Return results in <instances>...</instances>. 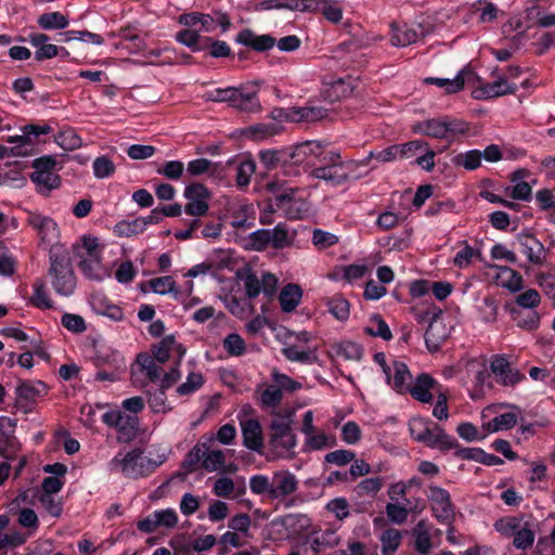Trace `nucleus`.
I'll return each instance as SVG.
<instances>
[{
	"mask_svg": "<svg viewBox=\"0 0 555 555\" xmlns=\"http://www.w3.org/2000/svg\"><path fill=\"white\" fill-rule=\"evenodd\" d=\"M223 348L232 357H240L246 350L244 339L236 333L229 334L223 339Z\"/></svg>",
	"mask_w": 555,
	"mask_h": 555,
	"instance_id": "54",
	"label": "nucleus"
},
{
	"mask_svg": "<svg viewBox=\"0 0 555 555\" xmlns=\"http://www.w3.org/2000/svg\"><path fill=\"white\" fill-rule=\"evenodd\" d=\"M20 450V442L12 431L0 428V455L7 460L13 459Z\"/></svg>",
	"mask_w": 555,
	"mask_h": 555,
	"instance_id": "35",
	"label": "nucleus"
},
{
	"mask_svg": "<svg viewBox=\"0 0 555 555\" xmlns=\"http://www.w3.org/2000/svg\"><path fill=\"white\" fill-rule=\"evenodd\" d=\"M449 330L443 322L436 315L429 323L425 332L426 347L430 352H436L440 349L442 343L448 338Z\"/></svg>",
	"mask_w": 555,
	"mask_h": 555,
	"instance_id": "17",
	"label": "nucleus"
},
{
	"mask_svg": "<svg viewBox=\"0 0 555 555\" xmlns=\"http://www.w3.org/2000/svg\"><path fill=\"white\" fill-rule=\"evenodd\" d=\"M294 413L293 410H284L273 414L268 434L270 460L294 456V449L297 443L296 436L292 430Z\"/></svg>",
	"mask_w": 555,
	"mask_h": 555,
	"instance_id": "1",
	"label": "nucleus"
},
{
	"mask_svg": "<svg viewBox=\"0 0 555 555\" xmlns=\"http://www.w3.org/2000/svg\"><path fill=\"white\" fill-rule=\"evenodd\" d=\"M50 274L53 276V287L64 296L70 295L75 288L76 280L72 267L65 257L50 255Z\"/></svg>",
	"mask_w": 555,
	"mask_h": 555,
	"instance_id": "5",
	"label": "nucleus"
},
{
	"mask_svg": "<svg viewBox=\"0 0 555 555\" xmlns=\"http://www.w3.org/2000/svg\"><path fill=\"white\" fill-rule=\"evenodd\" d=\"M48 392V388L44 383L22 380L16 387L18 403L25 404L34 403L38 398L44 397Z\"/></svg>",
	"mask_w": 555,
	"mask_h": 555,
	"instance_id": "20",
	"label": "nucleus"
},
{
	"mask_svg": "<svg viewBox=\"0 0 555 555\" xmlns=\"http://www.w3.org/2000/svg\"><path fill=\"white\" fill-rule=\"evenodd\" d=\"M238 88L235 87H228V88H218L212 91H208L205 93L204 98L207 101L211 102H227L230 104V106L233 105L235 102V96L237 93Z\"/></svg>",
	"mask_w": 555,
	"mask_h": 555,
	"instance_id": "45",
	"label": "nucleus"
},
{
	"mask_svg": "<svg viewBox=\"0 0 555 555\" xmlns=\"http://www.w3.org/2000/svg\"><path fill=\"white\" fill-rule=\"evenodd\" d=\"M203 375L197 372H191L186 377V382L178 386L177 392L180 396H188L194 392L195 390L199 389L203 386Z\"/></svg>",
	"mask_w": 555,
	"mask_h": 555,
	"instance_id": "55",
	"label": "nucleus"
},
{
	"mask_svg": "<svg viewBox=\"0 0 555 555\" xmlns=\"http://www.w3.org/2000/svg\"><path fill=\"white\" fill-rule=\"evenodd\" d=\"M459 447L457 441L449 436L440 426L434 427V438L429 448H437L441 451H449Z\"/></svg>",
	"mask_w": 555,
	"mask_h": 555,
	"instance_id": "39",
	"label": "nucleus"
},
{
	"mask_svg": "<svg viewBox=\"0 0 555 555\" xmlns=\"http://www.w3.org/2000/svg\"><path fill=\"white\" fill-rule=\"evenodd\" d=\"M152 358L155 359L159 364L166 363L171 352L177 353V364H181L182 358L186 352V349L179 343L176 341L173 335L165 336L158 344L152 346Z\"/></svg>",
	"mask_w": 555,
	"mask_h": 555,
	"instance_id": "10",
	"label": "nucleus"
},
{
	"mask_svg": "<svg viewBox=\"0 0 555 555\" xmlns=\"http://www.w3.org/2000/svg\"><path fill=\"white\" fill-rule=\"evenodd\" d=\"M119 37L122 40L119 46L131 53H138L145 49V41L143 38L129 28L120 29Z\"/></svg>",
	"mask_w": 555,
	"mask_h": 555,
	"instance_id": "36",
	"label": "nucleus"
},
{
	"mask_svg": "<svg viewBox=\"0 0 555 555\" xmlns=\"http://www.w3.org/2000/svg\"><path fill=\"white\" fill-rule=\"evenodd\" d=\"M328 111L321 106L292 107L291 121L317 122L325 119Z\"/></svg>",
	"mask_w": 555,
	"mask_h": 555,
	"instance_id": "23",
	"label": "nucleus"
},
{
	"mask_svg": "<svg viewBox=\"0 0 555 555\" xmlns=\"http://www.w3.org/2000/svg\"><path fill=\"white\" fill-rule=\"evenodd\" d=\"M490 367L492 373L500 376V382L504 386H514L524 378V375L520 374L518 370L514 369L502 354L493 357Z\"/></svg>",
	"mask_w": 555,
	"mask_h": 555,
	"instance_id": "13",
	"label": "nucleus"
},
{
	"mask_svg": "<svg viewBox=\"0 0 555 555\" xmlns=\"http://www.w3.org/2000/svg\"><path fill=\"white\" fill-rule=\"evenodd\" d=\"M326 153L324 146L319 141H305L289 150L291 164L299 165L305 163L314 166L315 162H321Z\"/></svg>",
	"mask_w": 555,
	"mask_h": 555,
	"instance_id": "8",
	"label": "nucleus"
},
{
	"mask_svg": "<svg viewBox=\"0 0 555 555\" xmlns=\"http://www.w3.org/2000/svg\"><path fill=\"white\" fill-rule=\"evenodd\" d=\"M500 272L502 276L506 278L502 282L503 286L511 292H519L524 287L522 276L516 270L508 267H500Z\"/></svg>",
	"mask_w": 555,
	"mask_h": 555,
	"instance_id": "52",
	"label": "nucleus"
},
{
	"mask_svg": "<svg viewBox=\"0 0 555 555\" xmlns=\"http://www.w3.org/2000/svg\"><path fill=\"white\" fill-rule=\"evenodd\" d=\"M391 33L390 42L395 47H406L418 39L414 29L399 27L396 24L391 25Z\"/></svg>",
	"mask_w": 555,
	"mask_h": 555,
	"instance_id": "34",
	"label": "nucleus"
},
{
	"mask_svg": "<svg viewBox=\"0 0 555 555\" xmlns=\"http://www.w3.org/2000/svg\"><path fill=\"white\" fill-rule=\"evenodd\" d=\"M518 242L524 248L528 260L533 264H543L546 259V251L543 244L533 235L522 233L518 235Z\"/></svg>",
	"mask_w": 555,
	"mask_h": 555,
	"instance_id": "19",
	"label": "nucleus"
},
{
	"mask_svg": "<svg viewBox=\"0 0 555 555\" xmlns=\"http://www.w3.org/2000/svg\"><path fill=\"white\" fill-rule=\"evenodd\" d=\"M94 363L96 366L111 365L118 369L120 365H125L122 359H118V353L114 350L100 348L95 351Z\"/></svg>",
	"mask_w": 555,
	"mask_h": 555,
	"instance_id": "47",
	"label": "nucleus"
},
{
	"mask_svg": "<svg viewBox=\"0 0 555 555\" xmlns=\"http://www.w3.org/2000/svg\"><path fill=\"white\" fill-rule=\"evenodd\" d=\"M202 467L207 472H219L225 463V454L222 450L211 449L209 443L202 442Z\"/></svg>",
	"mask_w": 555,
	"mask_h": 555,
	"instance_id": "24",
	"label": "nucleus"
},
{
	"mask_svg": "<svg viewBox=\"0 0 555 555\" xmlns=\"http://www.w3.org/2000/svg\"><path fill=\"white\" fill-rule=\"evenodd\" d=\"M55 141L65 151H74L82 144L81 138L72 129L60 132Z\"/></svg>",
	"mask_w": 555,
	"mask_h": 555,
	"instance_id": "48",
	"label": "nucleus"
},
{
	"mask_svg": "<svg viewBox=\"0 0 555 555\" xmlns=\"http://www.w3.org/2000/svg\"><path fill=\"white\" fill-rule=\"evenodd\" d=\"M283 399V392L275 385L269 386L260 397V402L267 408H276Z\"/></svg>",
	"mask_w": 555,
	"mask_h": 555,
	"instance_id": "58",
	"label": "nucleus"
},
{
	"mask_svg": "<svg viewBox=\"0 0 555 555\" xmlns=\"http://www.w3.org/2000/svg\"><path fill=\"white\" fill-rule=\"evenodd\" d=\"M413 131L421 132L437 139L448 138V128L446 127L444 121L437 119L418 122L413 126Z\"/></svg>",
	"mask_w": 555,
	"mask_h": 555,
	"instance_id": "30",
	"label": "nucleus"
},
{
	"mask_svg": "<svg viewBox=\"0 0 555 555\" xmlns=\"http://www.w3.org/2000/svg\"><path fill=\"white\" fill-rule=\"evenodd\" d=\"M236 41L255 51L263 52L270 50L275 44V39L270 35H256L250 29H244L236 36Z\"/></svg>",
	"mask_w": 555,
	"mask_h": 555,
	"instance_id": "21",
	"label": "nucleus"
},
{
	"mask_svg": "<svg viewBox=\"0 0 555 555\" xmlns=\"http://www.w3.org/2000/svg\"><path fill=\"white\" fill-rule=\"evenodd\" d=\"M176 39L180 43L191 48L193 51H201L206 48V46L199 44L201 37L197 29H183L176 35Z\"/></svg>",
	"mask_w": 555,
	"mask_h": 555,
	"instance_id": "53",
	"label": "nucleus"
},
{
	"mask_svg": "<svg viewBox=\"0 0 555 555\" xmlns=\"http://www.w3.org/2000/svg\"><path fill=\"white\" fill-rule=\"evenodd\" d=\"M392 370L393 375L390 378V380L392 379V388L399 393H408L413 378L406 364L400 361H393Z\"/></svg>",
	"mask_w": 555,
	"mask_h": 555,
	"instance_id": "25",
	"label": "nucleus"
},
{
	"mask_svg": "<svg viewBox=\"0 0 555 555\" xmlns=\"http://www.w3.org/2000/svg\"><path fill=\"white\" fill-rule=\"evenodd\" d=\"M61 322L66 330L73 333H83L87 328L83 318L78 314L65 313Z\"/></svg>",
	"mask_w": 555,
	"mask_h": 555,
	"instance_id": "61",
	"label": "nucleus"
},
{
	"mask_svg": "<svg viewBox=\"0 0 555 555\" xmlns=\"http://www.w3.org/2000/svg\"><path fill=\"white\" fill-rule=\"evenodd\" d=\"M268 229L257 230L249 234L248 243L254 250H264L270 246Z\"/></svg>",
	"mask_w": 555,
	"mask_h": 555,
	"instance_id": "59",
	"label": "nucleus"
},
{
	"mask_svg": "<svg viewBox=\"0 0 555 555\" xmlns=\"http://www.w3.org/2000/svg\"><path fill=\"white\" fill-rule=\"evenodd\" d=\"M109 466L112 470L121 472L130 478H138L154 472L158 463L144 456L140 449H133L126 454H117Z\"/></svg>",
	"mask_w": 555,
	"mask_h": 555,
	"instance_id": "3",
	"label": "nucleus"
},
{
	"mask_svg": "<svg viewBox=\"0 0 555 555\" xmlns=\"http://www.w3.org/2000/svg\"><path fill=\"white\" fill-rule=\"evenodd\" d=\"M232 107L242 113H258L261 111V104L258 99V90L256 88L240 87Z\"/></svg>",
	"mask_w": 555,
	"mask_h": 555,
	"instance_id": "16",
	"label": "nucleus"
},
{
	"mask_svg": "<svg viewBox=\"0 0 555 555\" xmlns=\"http://www.w3.org/2000/svg\"><path fill=\"white\" fill-rule=\"evenodd\" d=\"M541 301L540 294L535 289H528L516 297V304L524 308L532 310Z\"/></svg>",
	"mask_w": 555,
	"mask_h": 555,
	"instance_id": "64",
	"label": "nucleus"
},
{
	"mask_svg": "<svg viewBox=\"0 0 555 555\" xmlns=\"http://www.w3.org/2000/svg\"><path fill=\"white\" fill-rule=\"evenodd\" d=\"M517 325L521 328L532 331L539 326L540 315L534 310L513 311Z\"/></svg>",
	"mask_w": 555,
	"mask_h": 555,
	"instance_id": "46",
	"label": "nucleus"
},
{
	"mask_svg": "<svg viewBox=\"0 0 555 555\" xmlns=\"http://www.w3.org/2000/svg\"><path fill=\"white\" fill-rule=\"evenodd\" d=\"M283 354L289 361L302 362V363H314L318 361V357L310 351L298 350L294 346H289L283 349Z\"/></svg>",
	"mask_w": 555,
	"mask_h": 555,
	"instance_id": "57",
	"label": "nucleus"
},
{
	"mask_svg": "<svg viewBox=\"0 0 555 555\" xmlns=\"http://www.w3.org/2000/svg\"><path fill=\"white\" fill-rule=\"evenodd\" d=\"M353 86L350 80L326 76L322 80L321 95L333 103L350 96Z\"/></svg>",
	"mask_w": 555,
	"mask_h": 555,
	"instance_id": "9",
	"label": "nucleus"
},
{
	"mask_svg": "<svg viewBox=\"0 0 555 555\" xmlns=\"http://www.w3.org/2000/svg\"><path fill=\"white\" fill-rule=\"evenodd\" d=\"M184 196L189 201L184 211L194 217L205 216L209 209L210 192L202 183H192L184 190Z\"/></svg>",
	"mask_w": 555,
	"mask_h": 555,
	"instance_id": "6",
	"label": "nucleus"
},
{
	"mask_svg": "<svg viewBox=\"0 0 555 555\" xmlns=\"http://www.w3.org/2000/svg\"><path fill=\"white\" fill-rule=\"evenodd\" d=\"M75 254L80 259L78 267L87 278L102 280L106 275V271L102 266L101 254H82L80 248H75Z\"/></svg>",
	"mask_w": 555,
	"mask_h": 555,
	"instance_id": "14",
	"label": "nucleus"
},
{
	"mask_svg": "<svg viewBox=\"0 0 555 555\" xmlns=\"http://www.w3.org/2000/svg\"><path fill=\"white\" fill-rule=\"evenodd\" d=\"M414 546L421 554H428L433 544L425 521H420L413 529Z\"/></svg>",
	"mask_w": 555,
	"mask_h": 555,
	"instance_id": "33",
	"label": "nucleus"
},
{
	"mask_svg": "<svg viewBox=\"0 0 555 555\" xmlns=\"http://www.w3.org/2000/svg\"><path fill=\"white\" fill-rule=\"evenodd\" d=\"M517 415L515 413L508 412L495 416L490 422L483 425V427L489 433H495L500 430H507L513 428L517 424Z\"/></svg>",
	"mask_w": 555,
	"mask_h": 555,
	"instance_id": "38",
	"label": "nucleus"
},
{
	"mask_svg": "<svg viewBox=\"0 0 555 555\" xmlns=\"http://www.w3.org/2000/svg\"><path fill=\"white\" fill-rule=\"evenodd\" d=\"M38 25L42 29H62L68 25V20L60 12L44 13L39 16Z\"/></svg>",
	"mask_w": 555,
	"mask_h": 555,
	"instance_id": "41",
	"label": "nucleus"
},
{
	"mask_svg": "<svg viewBox=\"0 0 555 555\" xmlns=\"http://www.w3.org/2000/svg\"><path fill=\"white\" fill-rule=\"evenodd\" d=\"M320 163L321 165L311 171L313 178L331 182L334 185L349 181V175L341 171L343 162L339 153L331 151L323 156Z\"/></svg>",
	"mask_w": 555,
	"mask_h": 555,
	"instance_id": "4",
	"label": "nucleus"
},
{
	"mask_svg": "<svg viewBox=\"0 0 555 555\" xmlns=\"http://www.w3.org/2000/svg\"><path fill=\"white\" fill-rule=\"evenodd\" d=\"M493 76H495L493 82L483 83L472 92L474 99H492L516 92L517 86L513 81H508L507 76L500 73H493Z\"/></svg>",
	"mask_w": 555,
	"mask_h": 555,
	"instance_id": "7",
	"label": "nucleus"
},
{
	"mask_svg": "<svg viewBox=\"0 0 555 555\" xmlns=\"http://www.w3.org/2000/svg\"><path fill=\"white\" fill-rule=\"evenodd\" d=\"M30 180L38 186L44 188L47 191L57 188L60 183L59 176L54 175L52 171H33L30 173Z\"/></svg>",
	"mask_w": 555,
	"mask_h": 555,
	"instance_id": "49",
	"label": "nucleus"
},
{
	"mask_svg": "<svg viewBox=\"0 0 555 555\" xmlns=\"http://www.w3.org/2000/svg\"><path fill=\"white\" fill-rule=\"evenodd\" d=\"M268 232L270 246L275 249H283L293 244L295 233H291L285 223H279Z\"/></svg>",
	"mask_w": 555,
	"mask_h": 555,
	"instance_id": "28",
	"label": "nucleus"
},
{
	"mask_svg": "<svg viewBox=\"0 0 555 555\" xmlns=\"http://www.w3.org/2000/svg\"><path fill=\"white\" fill-rule=\"evenodd\" d=\"M147 223V221L143 219H134L132 221H120L115 225V232L119 236L129 237L131 235H135L143 231V227Z\"/></svg>",
	"mask_w": 555,
	"mask_h": 555,
	"instance_id": "51",
	"label": "nucleus"
},
{
	"mask_svg": "<svg viewBox=\"0 0 555 555\" xmlns=\"http://www.w3.org/2000/svg\"><path fill=\"white\" fill-rule=\"evenodd\" d=\"M115 169L114 163L107 156L96 157L93 162V172L98 179L112 176Z\"/></svg>",
	"mask_w": 555,
	"mask_h": 555,
	"instance_id": "56",
	"label": "nucleus"
},
{
	"mask_svg": "<svg viewBox=\"0 0 555 555\" xmlns=\"http://www.w3.org/2000/svg\"><path fill=\"white\" fill-rule=\"evenodd\" d=\"M149 284L153 292L160 295L172 292L176 286V282L170 275L152 279Z\"/></svg>",
	"mask_w": 555,
	"mask_h": 555,
	"instance_id": "60",
	"label": "nucleus"
},
{
	"mask_svg": "<svg viewBox=\"0 0 555 555\" xmlns=\"http://www.w3.org/2000/svg\"><path fill=\"white\" fill-rule=\"evenodd\" d=\"M464 70H462L455 78L453 79H444V78H434L429 77L425 79V82L436 85L440 88H446L448 93H454L463 89L464 87Z\"/></svg>",
	"mask_w": 555,
	"mask_h": 555,
	"instance_id": "43",
	"label": "nucleus"
},
{
	"mask_svg": "<svg viewBox=\"0 0 555 555\" xmlns=\"http://www.w3.org/2000/svg\"><path fill=\"white\" fill-rule=\"evenodd\" d=\"M330 312L339 321H346L349 318L350 305L347 299L340 295H335L327 300Z\"/></svg>",
	"mask_w": 555,
	"mask_h": 555,
	"instance_id": "40",
	"label": "nucleus"
},
{
	"mask_svg": "<svg viewBox=\"0 0 555 555\" xmlns=\"http://www.w3.org/2000/svg\"><path fill=\"white\" fill-rule=\"evenodd\" d=\"M482 154L478 150H472L466 153L457 154L453 157V164L455 166H462L467 170H474L481 164Z\"/></svg>",
	"mask_w": 555,
	"mask_h": 555,
	"instance_id": "42",
	"label": "nucleus"
},
{
	"mask_svg": "<svg viewBox=\"0 0 555 555\" xmlns=\"http://www.w3.org/2000/svg\"><path fill=\"white\" fill-rule=\"evenodd\" d=\"M428 499L431 503V508L438 519L449 520L453 517L451 499L447 490L431 486L429 488Z\"/></svg>",
	"mask_w": 555,
	"mask_h": 555,
	"instance_id": "12",
	"label": "nucleus"
},
{
	"mask_svg": "<svg viewBox=\"0 0 555 555\" xmlns=\"http://www.w3.org/2000/svg\"><path fill=\"white\" fill-rule=\"evenodd\" d=\"M118 436L117 440L120 442H130L137 437L138 422L137 418L122 415L120 421H117Z\"/></svg>",
	"mask_w": 555,
	"mask_h": 555,
	"instance_id": "32",
	"label": "nucleus"
},
{
	"mask_svg": "<svg viewBox=\"0 0 555 555\" xmlns=\"http://www.w3.org/2000/svg\"><path fill=\"white\" fill-rule=\"evenodd\" d=\"M137 364L140 372L143 373L151 383L160 382L164 370L150 354L139 353L137 356Z\"/></svg>",
	"mask_w": 555,
	"mask_h": 555,
	"instance_id": "26",
	"label": "nucleus"
},
{
	"mask_svg": "<svg viewBox=\"0 0 555 555\" xmlns=\"http://www.w3.org/2000/svg\"><path fill=\"white\" fill-rule=\"evenodd\" d=\"M216 165L206 158L191 160L188 164L186 171L191 176H201L206 172H214Z\"/></svg>",
	"mask_w": 555,
	"mask_h": 555,
	"instance_id": "63",
	"label": "nucleus"
},
{
	"mask_svg": "<svg viewBox=\"0 0 555 555\" xmlns=\"http://www.w3.org/2000/svg\"><path fill=\"white\" fill-rule=\"evenodd\" d=\"M382 541V552L384 555H390L400 545L401 542V533L397 529H387L383 532L380 537Z\"/></svg>",
	"mask_w": 555,
	"mask_h": 555,
	"instance_id": "44",
	"label": "nucleus"
},
{
	"mask_svg": "<svg viewBox=\"0 0 555 555\" xmlns=\"http://www.w3.org/2000/svg\"><path fill=\"white\" fill-rule=\"evenodd\" d=\"M435 385V379L428 374L423 373L416 377L414 383H411L408 393L420 402L428 403L433 400L430 390Z\"/></svg>",
	"mask_w": 555,
	"mask_h": 555,
	"instance_id": "22",
	"label": "nucleus"
},
{
	"mask_svg": "<svg viewBox=\"0 0 555 555\" xmlns=\"http://www.w3.org/2000/svg\"><path fill=\"white\" fill-rule=\"evenodd\" d=\"M241 427L244 446L251 451L262 453L263 437L260 423L257 420L249 418L241 422Z\"/></svg>",
	"mask_w": 555,
	"mask_h": 555,
	"instance_id": "15",
	"label": "nucleus"
},
{
	"mask_svg": "<svg viewBox=\"0 0 555 555\" xmlns=\"http://www.w3.org/2000/svg\"><path fill=\"white\" fill-rule=\"evenodd\" d=\"M259 157L268 169L275 168L279 165H291L289 150H267L260 152Z\"/></svg>",
	"mask_w": 555,
	"mask_h": 555,
	"instance_id": "31",
	"label": "nucleus"
},
{
	"mask_svg": "<svg viewBox=\"0 0 555 555\" xmlns=\"http://www.w3.org/2000/svg\"><path fill=\"white\" fill-rule=\"evenodd\" d=\"M267 189L272 195H275L276 206H281V210H283L286 218L298 220L307 215L309 205L307 201L299 195L298 189L291 188L278 181L269 182Z\"/></svg>",
	"mask_w": 555,
	"mask_h": 555,
	"instance_id": "2",
	"label": "nucleus"
},
{
	"mask_svg": "<svg viewBox=\"0 0 555 555\" xmlns=\"http://www.w3.org/2000/svg\"><path fill=\"white\" fill-rule=\"evenodd\" d=\"M51 131V127L48 125L44 126H35V125H27L23 128V134L22 135H15L10 137L8 139L9 143H22V145L25 146V149H29L31 151L34 146V141L31 140V134L39 135V134H47Z\"/></svg>",
	"mask_w": 555,
	"mask_h": 555,
	"instance_id": "29",
	"label": "nucleus"
},
{
	"mask_svg": "<svg viewBox=\"0 0 555 555\" xmlns=\"http://www.w3.org/2000/svg\"><path fill=\"white\" fill-rule=\"evenodd\" d=\"M533 525L525 521V527L516 532L513 540V545L518 550H526L530 547L534 541Z\"/></svg>",
	"mask_w": 555,
	"mask_h": 555,
	"instance_id": "50",
	"label": "nucleus"
},
{
	"mask_svg": "<svg viewBox=\"0 0 555 555\" xmlns=\"http://www.w3.org/2000/svg\"><path fill=\"white\" fill-rule=\"evenodd\" d=\"M334 356L347 361H359L362 358V348L351 341H344L333 346Z\"/></svg>",
	"mask_w": 555,
	"mask_h": 555,
	"instance_id": "37",
	"label": "nucleus"
},
{
	"mask_svg": "<svg viewBox=\"0 0 555 555\" xmlns=\"http://www.w3.org/2000/svg\"><path fill=\"white\" fill-rule=\"evenodd\" d=\"M26 222L38 232L42 242H49L56 235L57 225L50 217L29 212Z\"/></svg>",
	"mask_w": 555,
	"mask_h": 555,
	"instance_id": "18",
	"label": "nucleus"
},
{
	"mask_svg": "<svg viewBox=\"0 0 555 555\" xmlns=\"http://www.w3.org/2000/svg\"><path fill=\"white\" fill-rule=\"evenodd\" d=\"M302 291L299 285L289 283L280 293V304L284 312H292L299 305Z\"/></svg>",
	"mask_w": 555,
	"mask_h": 555,
	"instance_id": "27",
	"label": "nucleus"
},
{
	"mask_svg": "<svg viewBox=\"0 0 555 555\" xmlns=\"http://www.w3.org/2000/svg\"><path fill=\"white\" fill-rule=\"evenodd\" d=\"M212 491L219 498H230L235 491V483L229 477H220L215 481Z\"/></svg>",
	"mask_w": 555,
	"mask_h": 555,
	"instance_id": "62",
	"label": "nucleus"
},
{
	"mask_svg": "<svg viewBox=\"0 0 555 555\" xmlns=\"http://www.w3.org/2000/svg\"><path fill=\"white\" fill-rule=\"evenodd\" d=\"M298 489L296 476L288 470H281L273 474L271 480V499H284Z\"/></svg>",
	"mask_w": 555,
	"mask_h": 555,
	"instance_id": "11",
	"label": "nucleus"
}]
</instances>
